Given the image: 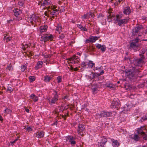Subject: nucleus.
<instances>
[{"label": "nucleus", "mask_w": 147, "mask_h": 147, "mask_svg": "<svg viewBox=\"0 0 147 147\" xmlns=\"http://www.w3.org/2000/svg\"><path fill=\"white\" fill-rule=\"evenodd\" d=\"M123 15L121 13H119L116 15V21L118 25L120 26L127 24L129 20L128 16L126 17L124 19H122Z\"/></svg>", "instance_id": "nucleus-1"}, {"label": "nucleus", "mask_w": 147, "mask_h": 147, "mask_svg": "<svg viewBox=\"0 0 147 147\" xmlns=\"http://www.w3.org/2000/svg\"><path fill=\"white\" fill-rule=\"evenodd\" d=\"M28 22H30L32 25L34 27L37 24H39L38 23L40 19L39 16L37 15L32 14L28 18Z\"/></svg>", "instance_id": "nucleus-2"}, {"label": "nucleus", "mask_w": 147, "mask_h": 147, "mask_svg": "<svg viewBox=\"0 0 147 147\" xmlns=\"http://www.w3.org/2000/svg\"><path fill=\"white\" fill-rule=\"evenodd\" d=\"M53 95H54V96L52 98L51 100L49 102V104L51 105L56 103V102L58 100V95L57 92L54 90L51 91Z\"/></svg>", "instance_id": "nucleus-3"}, {"label": "nucleus", "mask_w": 147, "mask_h": 147, "mask_svg": "<svg viewBox=\"0 0 147 147\" xmlns=\"http://www.w3.org/2000/svg\"><path fill=\"white\" fill-rule=\"evenodd\" d=\"M140 41V39L138 38L130 41V48L134 49L138 47L139 45L138 44V42Z\"/></svg>", "instance_id": "nucleus-4"}, {"label": "nucleus", "mask_w": 147, "mask_h": 147, "mask_svg": "<svg viewBox=\"0 0 147 147\" xmlns=\"http://www.w3.org/2000/svg\"><path fill=\"white\" fill-rule=\"evenodd\" d=\"M38 4V5H40L41 7L42 6L44 9L47 6L51 5V1L50 0H44L43 2L42 1H39Z\"/></svg>", "instance_id": "nucleus-5"}, {"label": "nucleus", "mask_w": 147, "mask_h": 147, "mask_svg": "<svg viewBox=\"0 0 147 147\" xmlns=\"http://www.w3.org/2000/svg\"><path fill=\"white\" fill-rule=\"evenodd\" d=\"M14 15L16 17V19L17 20L19 21L22 19V18L20 16H19L22 13V11L19 9H15L13 10Z\"/></svg>", "instance_id": "nucleus-6"}, {"label": "nucleus", "mask_w": 147, "mask_h": 147, "mask_svg": "<svg viewBox=\"0 0 147 147\" xmlns=\"http://www.w3.org/2000/svg\"><path fill=\"white\" fill-rule=\"evenodd\" d=\"M120 105V102L116 99H114L113 100L111 104V106L113 107V108H117L119 107Z\"/></svg>", "instance_id": "nucleus-7"}, {"label": "nucleus", "mask_w": 147, "mask_h": 147, "mask_svg": "<svg viewBox=\"0 0 147 147\" xmlns=\"http://www.w3.org/2000/svg\"><path fill=\"white\" fill-rule=\"evenodd\" d=\"M146 128L144 126H142L140 128H138L136 130L138 134H140L142 135L144 134L145 132L144 131H146Z\"/></svg>", "instance_id": "nucleus-8"}, {"label": "nucleus", "mask_w": 147, "mask_h": 147, "mask_svg": "<svg viewBox=\"0 0 147 147\" xmlns=\"http://www.w3.org/2000/svg\"><path fill=\"white\" fill-rule=\"evenodd\" d=\"M85 128V126L84 125L79 124L77 130L78 134H80V135H82V134H81V133H82L83 132Z\"/></svg>", "instance_id": "nucleus-9"}, {"label": "nucleus", "mask_w": 147, "mask_h": 147, "mask_svg": "<svg viewBox=\"0 0 147 147\" xmlns=\"http://www.w3.org/2000/svg\"><path fill=\"white\" fill-rule=\"evenodd\" d=\"M111 141L112 142V145L113 147H118L120 145L119 143L116 140L112 138L111 139Z\"/></svg>", "instance_id": "nucleus-10"}, {"label": "nucleus", "mask_w": 147, "mask_h": 147, "mask_svg": "<svg viewBox=\"0 0 147 147\" xmlns=\"http://www.w3.org/2000/svg\"><path fill=\"white\" fill-rule=\"evenodd\" d=\"M123 13L125 15H129L131 13L130 7L128 6L125 7L123 11Z\"/></svg>", "instance_id": "nucleus-11"}, {"label": "nucleus", "mask_w": 147, "mask_h": 147, "mask_svg": "<svg viewBox=\"0 0 147 147\" xmlns=\"http://www.w3.org/2000/svg\"><path fill=\"white\" fill-rule=\"evenodd\" d=\"M73 137L71 136H68L66 138V140L69 141V142H70L71 144L74 145L76 144V142L74 141L73 140Z\"/></svg>", "instance_id": "nucleus-12"}, {"label": "nucleus", "mask_w": 147, "mask_h": 147, "mask_svg": "<svg viewBox=\"0 0 147 147\" xmlns=\"http://www.w3.org/2000/svg\"><path fill=\"white\" fill-rule=\"evenodd\" d=\"M99 38V37L91 36L89 37L88 40L92 42H94L96 40H98Z\"/></svg>", "instance_id": "nucleus-13"}, {"label": "nucleus", "mask_w": 147, "mask_h": 147, "mask_svg": "<svg viewBox=\"0 0 147 147\" xmlns=\"http://www.w3.org/2000/svg\"><path fill=\"white\" fill-rule=\"evenodd\" d=\"M131 138L136 141H138L140 139V137L139 136L135 134L131 135Z\"/></svg>", "instance_id": "nucleus-14"}, {"label": "nucleus", "mask_w": 147, "mask_h": 147, "mask_svg": "<svg viewBox=\"0 0 147 147\" xmlns=\"http://www.w3.org/2000/svg\"><path fill=\"white\" fill-rule=\"evenodd\" d=\"M36 136L38 138H43L44 135V132L42 131H39L38 132H36L35 134Z\"/></svg>", "instance_id": "nucleus-15"}, {"label": "nucleus", "mask_w": 147, "mask_h": 147, "mask_svg": "<svg viewBox=\"0 0 147 147\" xmlns=\"http://www.w3.org/2000/svg\"><path fill=\"white\" fill-rule=\"evenodd\" d=\"M134 74V72L131 71H127L126 72V75L127 77L130 78L133 77Z\"/></svg>", "instance_id": "nucleus-16"}, {"label": "nucleus", "mask_w": 147, "mask_h": 147, "mask_svg": "<svg viewBox=\"0 0 147 147\" xmlns=\"http://www.w3.org/2000/svg\"><path fill=\"white\" fill-rule=\"evenodd\" d=\"M43 64V63L42 61H38L36 65L35 66V69L37 70L41 68L42 67V65Z\"/></svg>", "instance_id": "nucleus-17"}, {"label": "nucleus", "mask_w": 147, "mask_h": 147, "mask_svg": "<svg viewBox=\"0 0 147 147\" xmlns=\"http://www.w3.org/2000/svg\"><path fill=\"white\" fill-rule=\"evenodd\" d=\"M107 139L104 137L102 138L101 141L100 142V146H101L103 147L104 145L107 142Z\"/></svg>", "instance_id": "nucleus-18"}, {"label": "nucleus", "mask_w": 147, "mask_h": 147, "mask_svg": "<svg viewBox=\"0 0 147 147\" xmlns=\"http://www.w3.org/2000/svg\"><path fill=\"white\" fill-rule=\"evenodd\" d=\"M48 26L46 25L41 26L40 27V32H46L47 30Z\"/></svg>", "instance_id": "nucleus-19"}, {"label": "nucleus", "mask_w": 147, "mask_h": 147, "mask_svg": "<svg viewBox=\"0 0 147 147\" xmlns=\"http://www.w3.org/2000/svg\"><path fill=\"white\" fill-rule=\"evenodd\" d=\"M58 14V10L57 9L53 10L51 13V14L53 18H55V16H56Z\"/></svg>", "instance_id": "nucleus-20"}, {"label": "nucleus", "mask_w": 147, "mask_h": 147, "mask_svg": "<svg viewBox=\"0 0 147 147\" xmlns=\"http://www.w3.org/2000/svg\"><path fill=\"white\" fill-rule=\"evenodd\" d=\"M143 28V27L142 25H139L135 28L134 30L133 31L135 33H137L140 31V30Z\"/></svg>", "instance_id": "nucleus-21"}, {"label": "nucleus", "mask_w": 147, "mask_h": 147, "mask_svg": "<svg viewBox=\"0 0 147 147\" xmlns=\"http://www.w3.org/2000/svg\"><path fill=\"white\" fill-rule=\"evenodd\" d=\"M30 98L32 99L35 102L38 100V97L34 94H31L30 96Z\"/></svg>", "instance_id": "nucleus-22"}, {"label": "nucleus", "mask_w": 147, "mask_h": 147, "mask_svg": "<svg viewBox=\"0 0 147 147\" xmlns=\"http://www.w3.org/2000/svg\"><path fill=\"white\" fill-rule=\"evenodd\" d=\"M87 65L89 68H92L93 66L95 64L93 63L92 61H90L88 62Z\"/></svg>", "instance_id": "nucleus-23"}, {"label": "nucleus", "mask_w": 147, "mask_h": 147, "mask_svg": "<svg viewBox=\"0 0 147 147\" xmlns=\"http://www.w3.org/2000/svg\"><path fill=\"white\" fill-rule=\"evenodd\" d=\"M97 18L99 19V20H102L103 21H105V23H106V20L104 18V16L102 14H99V15L98 16Z\"/></svg>", "instance_id": "nucleus-24"}, {"label": "nucleus", "mask_w": 147, "mask_h": 147, "mask_svg": "<svg viewBox=\"0 0 147 147\" xmlns=\"http://www.w3.org/2000/svg\"><path fill=\"white\" fill-rule=\"evenodd\" d=\"M56 31L58 32L59 34L62 30L61 26L59 24L56 27V28L55 29Z\"/></svg>", "instance_id": "nucleus-25"}, {"label": "nucleus", "mask_w": 147, "mask_h": 147, "mask_svg": "<svg viewBox=\"0 0 147 147\" xmlns=\"http://www.w3.org/2000/svg\"><path fill=\"white\" fill-rule=\"evenodd\" d=\"M106 112L103 111H102L100 113L97 114V115L100 117H106Z\"/></svg>", "instance_id": "nucleus-26"}, {"label": "nucleus", "mask_w": 147, "mask_h": 147, "mask_svg": "<svg viewBox=\"0 0 147 147\" xmlns=\"http://www.w3.org/2000/svg\"><path fill=\"white\" fill-rule=\"evenodd\" d=\"M47 39L46 35L42 36L40 38V41L45 42L48 41Z\"/></svg>", "instance_id": "nucleus-27"}, {"label": "nucleus", "mask_w": 147, "mask_h": 147, "mask_svg": "<svg viewBox=\"0 0 147 147\" xmlns=\"http://www.w3.org/2000/svg\"><path fill=\"white\" fill-rule=\"evenodd\" d=\"M45 35H46L47 40H53V36L51 34H49V35L47 34Z\"/></svg>", "instance_id": "nucleus-28"}, {"label": "nucleus", "mask_w": 147, "mask_h": 147, "mask_svg": "<svg viewBox=\"0 0 147 147\" xmlns=\"http://www.w3.org/2000/svg\"><path fill=\"white\" fill-rule=\"evenodd\" d=\"M51 77L48 76H46L44 77V81L46 82H49L51 79Z\"/></svg>", "instance_id": "nucleus-29"}, {"label": "nucleus", "mask_w": 147, "mask_h": 147, "mask_svg": "<svg viewBox=\"0 0 147 147\" xmlns=\"http://www.w3.org/2000/svg\"><path fill=\"white\" fill-rule=\"evenodd\" d=\"M42 55L45 58H46V61H49V58H50L51 57V55H45L43 53H42Z\"/></svg>", "instance_id": "nucleus-30"}, {"label": "nucleus", "mask_w": 147, "mask_h": 147, "mask_svg": "<svg viewBox=\"0 0 147 147\" xmlns=\"http://www.w3.org/2000/svg\"><path fill=\"white\" fill-rule=\"evenodd\" d=\"M77 26L82 30L86 31L87 30L86 28L85 27H84L80 24H78Z\"/></svg>", "instance_id": "nucleus-31"}, {"label": "nucleus", "mask_w": 147, "mask_h": 147, "mask_svg": "<svg viewBox=\"0 0 147 147\" xmlns=\"http://www.w3.org/2000/svg\"><path fill=\"white\" fill-rule=\"evenodd\" d=\"M115 87L114 85L111 84H109L107 86V87L112 89H114L115 88Z\"/></svg>", "instance_id": "nucleus-32"}, {"label": "nucleus", "mask_w": 147, "mask_h": 147, "mask_svg": "<svg viewBox=\"0 0 147 147\" xmlns=\"http://www.w3.org/2000/svg\"><path fill=\"white\" fill-rule=\"evenodd\" d=\"M88 13H87L86 14L82 16L81 17V18L82 19H88L90 18L88 16Z\"/></svg>", "instance_id": "nucleus-33"}, {"label": "nucleus", "mask_w": 147, "mask_h": 147, "mask_svg": "<svg viewBox=\"0 0 147 147\" xmlns=\"http://www.w3.org/2000/svg\"><path fill=\"white\" fill-rule=\"evenodd\" d=\"M78 56H76L75 55H74L72 57L69 59V60L70 61H73L74 59H78Z\"/></svg>", "instance_id": "nucleus-34"}, {"label": "nucleus", "mask_w": 147, "mask_h": 147, "mask_svg": "<svg viewBox=\"0 0 147 147\" xmlns=\"http://www.w3.org/2000/svg\"><path fill=\"white\" fill-rule=\"evenodd\" d=\"M30 82H32L35 80V77L34 76H30L29 77Z\"/></svg>", "instance_id": "nucleus-35"}, {"label": "nucleus", "mask_w": 147, "mask_h": 147, "mask_svg": "<svg viewBox=\"0 0 147 147\" xmlns=\"http://www.w3.org/2000/svg\"><path fill=\"white\" fill-rule=\"evenodd\" d=\"M11 38L10 37H7L5 36L4 38V40H6V42H8L10 41L11 39Z\"/></svg>", "instance_id": "nucleus-36"}, {"label": "nucleus", "mask_w": 147, "mask_h": 147, "mask_svg": "<svg viewBox=\"0 0 147 147\" xmlns=\"http://www.w3.org/2000/svg\"><path fill=\"white\" fill-rule=\"evenodd\" d=\"M108 13H109V15L107 16L108 21L109 22H111L112 21V16H111L110 14V12L109 11Z\"/></svg>", "instance_id": "nucleus-37"}, {"label": "nucleus", "mask_w": 147, "mask_h": 147, "mask_svg": "<svg viewBox=\"0 0 147 147\" xmlns=\"http://www.w3.org/2000/svg\"><path fill=\"white\" fill-rule=\"evenodd\" d=\"M5 112L7 114H9L11 112V110L8 109L7 108L4 110Z\"/></svg>", "instance_id": "nucleus-38"}, {"label": "nucleus", "mask_w": 147, "mask_h": 147, "mask_svg": "<svg viewBox=\"0 0 147 147\" xmlns=\"http://www.w3.org/2000/svg\"><path fill=\"white\" fill-rule=\"evenodd\" d=\"M26 65H22L21 67V70L22 71H24L26 68Z\"/></svg>", "instance_id": "nucleus-39"}, {"label": "nucleus", "mask_w": 147, "mask_h": 147, "mask_svg": "<svg viewBox=\"0 0 147 147\" xmlns=\"http://www.w3.org/2000/svg\"><path fill=\"white\" fill-rule=\"evenodd\" d=\"M100 49L102 52L105 51L106 50V47L105 45H102Z\"/></svg>", "instance_id": "nucleus-40"}, {"label": "nucleus", "mask_w": 147, "mask_h": 147, "mask_svg": "<svg viewBox=\"0 0 147 147\" xmlns=\"http://www.w3.org/2000/svg\"><path fill=\"white\" fill-rule=\"evenodd\" d=\"M57 82L58 83H59L61 82L62 78L61 76H58L57 77Z\"/></svg>", "instance_id": "nucleus-41"}, {"label": "nucleus", "mask_w": 147, "mask_h": 147, "mask_svg": "<svg viewBox=\"0 0 147 147\" xmlns=\"http://www.w3.org/2000/svg\"><path fill=\"white\" fill-rule=\"evenodd\" d=\"M92 92L93 93L96 94L97 93V90L96 88H94L92 89Z\"/></svg>", "instance_id": "nucleus-42"}, {"label": "nucleus", "mask_w": 147, "mask_h": 147, "mask_svg": "<svg viewBox=\"0 0 147 147\" xmlns=\"http://www.w3.org/2000/svg\"><path fill=\"white\" fill-rule=\"evenodd\" d=\"M88 13L89 14V15H88V16H89V18H94V14L92 13V12H89V13Z\"/></svg>", "instance_id": "nucleus-43"}, {"label": "nucleus", "mask_w": 147, "mask_h": 147, "mask_svg": "<svg viewBox=\"0 0 147 147\" xmlns=\"http://www.w3.org/2000/svg\"><path fill=\"white\" fill-rule=\"evenodd\" d=\"M112 113L110 112H106V117H110L112 115Z\"/></svg>", "instance_id": "nucleus-44"}, {"label": "nucleus", "mask_w": 147, "mask_h": 147, "mask_svg": "<svg viewBox=\"0 0 147 147\" xmlns=\"http://www.w3.org/2000/svg\"><path fill=\"white\" fill-rule=\"evenodd\" d=\"M17 140V139H15L14 141L12 142H10L9 144V146L10 145H13L16 142Z\"/></svg>", "instance_id": "nucleus-45"}, {"label": "nucleus", "mask_w": 147, "mask_h": 147, "mask_svg": "<svg viewBox=\"0 0 147 147\" xmlns=\"http://www.w3.org/2000/svg\"><path fill=\"white\" fill-rule=\"evenodd\" d=\"M96 46V47L98 49H100L102 45L101 44H96L95 45Z\"/></svg>", "instance_id": "nucleus-46"}, {"label": "nucleus", "mask_w": 147, "mask_h": 147, "mask_svg": "<svg viewBox=\"0 0 147 147\" xmlns=\"http://www.w3.org/2000/svg\"><path fill=\"white\" fill-rule=\"evenodd\" d=\"M142 136H143V138L144 139L147 140V135L145 134V133H144V134H143Z\"/></svg>", "instance_id": "nucleus-47"}, {"label": "nucleus", "mask_w": 147, "mask_h": 147, "mask_svg": "<svg viewBox=\"0 0 147 147\" xmlns=\"http://www.w3.org/2000/svg\"><path fill=\"white\" fill-rule=\"evenodd\" d=\"M7 91H9L10 92H12L13 91V90L12 88L11 87H9L7 89Z\"/></svg>", "instance_id": "nucleus-48"}, {"label": "nucleus", "mask_w": 147, "mask_h": 147, "mask_svg": "<svg viewBox=\"0 0 147 147\" xmlns=\"http://www.w3.org/2000/svg\"><path fill=\"white\" fill-rule=\"evenodd\" d=\"M7 69L10 70L12 69V67L10 65L7 66Z\"/></svg>", "instance_id": "nucleus-49"}, {"label": "nucleus", "mask_w": 147, "mask_h": 147, "mask_svg": "<svg viewBox=\"0 0 147 147\" xmlns=\"http://www.w3.org/2000/svg\"><path fill=\"white\" fill-rule=\"evenodd\" d=\"M65 37V36L64 34H61L60 36L59 37L61 39H62L63 38Z\"/></svg>", "instance_id": "nucleus-50"}, {"label": "nucleus", "mask_w": 147, "mask_h": 147, "mask_svg": "<svg viewBox=\"0 0 147 147\" xmlns=\"http://www.w3.org/2000/svg\"><path fill=\"white\" fill-rule=\"evenodd\" d=\"M26 129L27 131H31L32 130V128L30 127H28L26 128Z\"/></svg>", "instance_id": "nucleus-51"}, {"label": "nucleus", "mask_w": 147, "mask_h": 147, "mask_svg": "<svg viewBox=\"0 0 147 147\" xmlns=\"http://www.w3.org/2000/svg\"><path fill=\"white\" fill-rule=\"evenodd\" d=\"M30 45H31L30 44H29V45H28L27 44H26L25 46L24 47V49L25 50V49L26 48L30 46Z\"/></svg>", "instance_id": "nucleus-52"}, {"label": "nucleus", "mask_w": 147, "mask_h": 147, "mask_svg": "<svg viewBox=\"0 0 147 147\" xmlns=\"http://www.w3.org/2000/svg\"><path fill=\"white\" fill-rule=\"evenodd\" d=\"M142 119L143 120H147V117L146 116H145V117H143L142 118Z\"/></svg>", "instance_id": "nucleus-53"}, {"label": "nucleus", "mask_w": 147, "mask_h": 147, "mask_svg": "<svg viewBox=\"0 0 147 147\" xmlns=\"http://www.w3.org/2000/svg\"><path fill=\"white\" fill-rule=\"evenodd\" d=\"M18 4L20 5L21 6H22L23 5V3L21 2H18Z\"/></svg>", "instance_id": "nucleus-54"}, {"label": "nucleus", "mask_w": 147, "mask_h": 147, "mask_svg": "<svg viewBox=\"0 0 147 147\" xmlns=\"http://www.w3.org/2000/svg\"><path fill=\"white\" fill-rule=\"evenodd\" d=\"M104 73V70H102L100 73V75H101L103 74Z\"/></svg>", "instance_id": "nucleus-55"}, {"label": "nucleus", "mask_w": 147, "mask_h": 147, "mask_svg": "<svg viewBox=\"0 0 147 147\" xmlns=\"http://www.w3.org/2000/svg\"><path fill=\"white\" fill-rule=\"evenodd\" d=\"M142 59H140L138 60V62L139 63H141L142 62Z\"/></svg>", "instance_id": "nucleus-56"}, {"label": "nucleus", "mask_w": 147, "mask_h": 147, "mask_svg": "<svg viewBox=\"0 0 147 147\" xmlns=\"http://www.w3.org/2000/svg\"><path fill=\"white\" fill-rule=\"evenodd\" d=\"M52 7V8L54 9L56 8L57 7V6L55 5H53Z\"/></svg>", "instance_id": "nucleus-57"}, {"label": "nucleus", "mask_w": 147, "mask_h": 147, "mask_svg": "<svg viewBox=\"0 0 147 147\" xmlns=\"http://www.w3.org/2000/svg\"><path fill=\"white\" fill-rule=\"evenodd\" d=\"M82 65L84 66H86V65L85 63L84 62H83L82 63Z\"/></svg>", "instance_id": "nucleus-58"}, {"label": "nucleus", "mask_w": 147, "mask_h": 147, "mask_svg": "<svg viewBox=\"0 0 147 147\" xmlns=\"http://www.w3.org/2000/svg\"><path fill=\"white\" fill-rule=\"evenodd\" d=\"M74 42H75L74 41H71V42H70L69 44V45H71V44H72L74 43Z\"/></svg>", "instance_id": "nucleus-59"}, {"label": "nucleus", "mask_w": 147, "mask_h": 147, "mask_svg": "<svg viewBox=\"0 0 147 147\" xmlns=\"http://www.w3.org/2000/svg\"><path fill=\"white\" fill-rule=\"evenodd\" d=\"M3 120V119L2 118V117L1 116V115L0 114V120L1 121H2Z\"/></svg>", "instance_id": "nucleus-60"}, {"label": "nucleus", "mask_w": 147, "mask_h": 147, "mask_svg": "<svg viewBox=\"0 0 147 147\" xmlns=\"http://www.w3.org/2000/svg\"><path fill=\"white\" fill-rule=\"evenodd\" d=\"M74 71H76L78 70V68L77 67H76V68H74Z\"/></svg>", "instance_id": "nucleus-61"}, {"label": "nucleus", "mask_w": 147, "mask_h": 147, "mask_svg": "<svg viewBox=\"0 0 147 147\" xmlns=\"http://www.w3.org/2000/svg\"><path fill=\"white\" fill-rule=\"evenodd\" d=\"M77 54L78 55H79V56H80L81 55V53H79V52H78L77 53Z\"/></svg>", "instance_id": "nucleus-62"}, {"label": "nucleus", "mask_w": 147, "mask_h": 147, "mask_svg": "<svg viewBox=\"0 0 147 147\" xmlns=\"http://www.w3.org/2000/svg\"><path fill=\"white\" fill-rule=\"evenodd\" d=\"M26 111L27 112H29V110L28 109H26Z\"/></svg>", "instance_id": "nucleus-63"}, {"label": "nucleus", "mask_w": 147, "mask_h": 147, "mask_svg": "<svg viewBox=\"0 0 147 147\" xmlns=\"http://www.w3.org/2000/svg\"><path fill=\"white\" fill-rule=\"evenodd\" d=\"M45 16H47V12H45Z\"/></svg>", "instance_id": "nucleus-64"}]
</instances>
